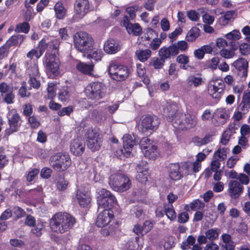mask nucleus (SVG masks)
Listing matches in <instances>:
<instances>
[{
	"instance_id": "33",
	"label": "nucleus",
	"mask_w": 250,
	"mask_h": 250,
	"mask_svg": "<svg viewBox=\"0 0 250 250\" xmlns=\"http://www.w3.org/2000/svg\"><path fill=\"white\" fill-rule=\"evenodd\" d=\"M203 83V79L201 77H197L193 75L189 76L186 80V83L188 86L193 85L194 87H197Z\"/></svg>"
},
{
	"instance_id": "60",
	"label": "nucleus",
	"mask_w": 250,
	"mask_h": 250,
	"mask_svg": "<svg viewBox=\"0 0 250 250\" xmlns=\"http://www.w3.org/2000/svg\"><path fill=\"white\" fill-rule=\"evenodd\" d=\"M52 170L48 167H43L41 171V176L43 178L48 179L51 177Z\"/></svg>"
},
{
	"instance_id": "31",
	"label": "nucleus",
	"mask_w": 250,
	"mask_h": 250,
	"mask_svg": "<svg viewBox=\"0 0 250 250\" xmlns=\"http://www.w3.org/2000/svg\"><path fill=\"white\" fill-rule=\"evenodd\" d=\"M208 92L213 98L219 99L224 92V91H220L219 87L214 83H210L208 87Z\"/></svg>"
},
{
	"instance_id": "17",
	"label": "nucleus",
	"mask_w": 250,
	"mask_h": 250,
	"mask_svg": "<svg viewBox=\"0 0 250 250\" xmlns=\"http://www.w3.org/2000/svg\"><path fill=\"white\" fill-rule=\"evenodd\" d=\"M70 149L74 155H82L85 150V145L83 139L81 138L73 139L70 143Z\"/></svg>"
},
{
	"instance_id": "35",
	"label": "nucleus",
	"mask_w": 250,
	"mask_h": 250,
	"mask_svg": "<svg viewBox=\"0 0 250 250\" xmlns=\"http://www.w3.org/2000/svg\"><path fill=\"white\" fill-rule=\"evenodd\" d=\"M196 241L195 237L192 235H189L187 239L183 241L181 245V249L182 250H188L191 246L195 245Z\"/></svg>"
},
{
	"instance_id": "9",
	"label": "nucleus",
	"mask_w": 250,
	"mask_h": 250,
	"mask_svg": "<svg viewBox=\"0 0 250 250\" xmlns=\"http://www.w3.org/2000/svg\"><path fill=\"white\" fill-rule=\"evenodd\" d=\"M141 39L142 42H146L149 48L152 50L158 49L162 44V41L158 39V33L151 28L144 30Z\"/></svg>"
},
{
	"instance_id": "5",
	"label": "nucleus",
	"mask_w": 250,
	"mask_h": 250,
	"mask_svg": "<svg viewBox=\"0 0 250 250\" xmlns=\"http://www.w3.org/2000/svg\"><path fill=\"white\" fill-rule=\"evenodd\" d=\"M139 139L137 136L125 134L123 137V148L116 151L117 157L122 160L125 157H128L131 154V149L134 145H137Z\"/></svg>"
},
{
	"instance_id": "2",
	"label": "nucleus",
	"mask_w": 250,
	"mask_h": 250,
	"mask_svg": "<svg viewBox=\"0 0 250 250\" xmlns=\"http://www.w3.org/2000/svg\"><path fill=\"white\" fill-rule=\"evenodd\" d=\"M60 44L58 40L51 37L43 38L39 43L37 49L43 54L45 49L48 47L52 48L53 54L47 53L45 54L46 60L45 62H55L58 56V48Z\"/></svg>"
},
{
	"instance_id": "44",
	"label": "nucleus",
	"mask_w": 250,
	"mask_h": 250,
	"mask_svg": "<svg viewBox=\"0 0 250 250\" xmlns=\"http://www.w3.org/2000/svg\"><path fill=\"white\" fill-rule=\"evenodd\" d=\"M30 26L27 22H24L17 25L15 31L17 33L22 32L27 33L29 30Z\"/></svg>"
},
{
	"instance_id": "37",
	"label": "nucleus",
	"mask_w": 250,
	"mask_h": 250,
	"mask_svg": "<svg viewBox=\"0 0 250 250\" xmlns=\"http://www.w3.org/2000/svg\"><path fill=\"white\" fill-rule=\"evenodd\" d=\"M249 63H233L234 66L237 69L238 75L246 77L248 74Z\"/></svg>"
},
{
	"instance_id": "4",
	"label": "nucleus",
	"mask_w": 250,
	"mask_h": 250,
	"mask_svg": "<svg viewBox=\"0 0 250 250\" xmlns=\"http://www.w3.org/2000/svg\"><path fill=\"white\" fill-rule=\"evenodd\" d=\"M109 184L115 191L122 192L127 190L131 186L129 178L122 173H114L109 177Z\"/></svg>"
},
{
	"instance_id": "39",
	"label": "nucleus",
	"mask_w": 250,
	"mask_h": 250,
	"mask_svg": "<svg viewBox=\"0 0 250 250\" xmlns=\"http://www.w3.org/2000/svg\"><path fill=\"white\" fill-rule=\"evenodd\" d=\"M220 232V230L218 228L211 229L205 232V235L208 239L212 241L218 237Z\"/></svg>"
},
{
	"instance_id": "1",
	"label": "nucleus",
	"mask_w": 250,
	"mask_h": 250,
	"mask_svg": "<svg viewBox=\"0 0 250 250\" xmlns=\"http://www.w3.org/2000/svg\"><path fill=\"white\" fill-rule=\"evenodd\" d=\"M76 220L70 214L59 212L53 216L50 221V228L57 233H63L72 229Z\"/></svg>"
},
{
	"instance_id": "51",
	"label": "nucleus",
	"mask_w": 250,
	"mask_h": 250,
	"mask_svg": "<svg viewBox=\"0 0 250 250\" xmlns=\"http://www.w3.org/2000/svg\"><path fill=\"white\" fill-rule=\"evenodd\" d=\"M13 91V87L5 83H2L0 84V92L1 96H4V94H6Z\"/></svg>"
},
{
	"instance_id": "27",
	"label": "nucleus",
	"mask_w": 250,
	"mask_h": 250,
	"mask_svg": "<svg viewBox=\"0 0 250 250\" xmlns=\"http://www.w3.org/2000/svg\"><path fill=\"white\" fill-rule=\"evenodd\" d=\"M46 69L47 74L53 78L60 73L59 63H46Z\"/></svg>"
},
{
	"instance_id": "56",
	"label": "nucleus",
	"mask_w": 250,
	"mask_h": 250,
	"mask_svg": "<svg viewBox=\"0 0 250 250\" xmlns=\"http://www.w3.org/2000/svg\"><path fill=\"white\" fill-rule=\"evenodd\" d=\"M8 162L7 157L4 154V148H0V167L2 168Z\"/></svg>"
},
{
	"instance_id": "16",
	"label": "nucleus",
	"mask_w": 250,
	"mask_h": 250,
	"mask_svg": "<svg viewBox=\"0 0 250 250\" xmlns=\"http://www.w3.org/2000/svg\"><path fill=\"white\" fill-rule=\"evenodd\" d=\"M113 217V214L112 210L104 209L97 217L96 223L97 226L104 228L108 224Z\"/></svg>"
},
{
	"instance_id": "40",
	"label": "nucleus",
	"mask_w": 250,
	"mask_h": 250,
	"mask_svg": "<svg viewBox=\"0 0 250 250\" xmlns=\"http://www.w3.org/2000/svg\"><path fill=\"white\" fill-rule=\"evenodd\" d=\"M216 114L217 115L218 119H221L222 120L219 122L215 123V125L216 126L221 125L227 122V120L228 118V115L225 110H218L217 111Z\"/></svg>"
},
{
	"instance_id": "36",
	"label": "nucleus",
	"mask_w": 250,
	"mask_h": 250,
	"mask_svg": "<svg viewBox=\"0 0 250 250\" xmlns=\"http://www.w3.org/2000/svg\"><path fill=\"white\" fill-rule=\"evenodd\" d=\"M164 212L167 216L171 221L174 220L176 218V214L173 206L170 205H164Z\"/></svg>"
},
{
	"instance_id": "12",
	"label": "nucleus",
	"mask_w": 250,
	"mask_h": 250,
	"mask_svg": "<svg viewBox=\"0 0 250 250\" xmlns=\"http://www.w3.org/2000/svg\"><path fill=\"white\" fill-rule=\"evenodd\" d=\"M7 118L9 127L5 130V134L7 136H9L18 131L21 126L22 121L21 116L15 109H12L8 112Z\"/></svg>"
},
{
	"instance_id": "24",
	"label": "nucleus",
	"mask_w": 250,
	"mask_h": 250,
	"mask_svg": "<svg viewBox=\"0 0 250 250\" xmlns=\"http://www.w3.org/2000/svg\"><path fill=\"white\" fill-rule=\"evenodd\" d=\"M87 54V58L91 61L99 62L101 61L104 54L101 49L97 48H92Z\"/></svg>"
},
{
	"instance_id": "6",
	"label": "nucleus",
	"mask_w": 250,
	"mask_h": 250,
	"mask_svg": "<svg viewBox=\"0 0 250 250\" xmlns=\"http://www.w3.org/2000/svg\"><path fill=\"white\" fill-rule=\"evenodd\" d=\"M99 196L97 197V202L99 206L98 209L110 210L117 203L115 196L108 190L104 188L97 189Z\"/></svg>"
},
{
	"instance_id": "29",
	"label": "nucleus",
	"mask_w": 250,
	"mask_h": 250,
	"mask_svg": "<svg viewBox=\"0 0 250 250\" xmlns=\"http://www.w3.org/2000/svg\"><path fill=\"white\" fill-rule=\"evenodd\" d=\"M197 123V118L189 114H185L184 125H185V129H189L195 126Z\"/></svg>"
},
{
	"instance_id": "18",
	"label": "nucleus",
	"mask_w": 250,
	"mask_h": 250,
	"mask_svg": "<svg viewBox=\"0 0 250 250\" xmlns=\"http://www.w3.org/2000/svg\"><path fill=\"white\" fill-rule=\"evenodd\" d=\"M243 186L237 181L231 180L229 183L228 191L232 198H238L243 192Z\"/></svg>"
},
{
	"instance_id": "61",
	"label": "nucleus",
	"mask_w": 250,
	"mask_h": 250,
	"mask_svg": "<svg viewBox=\"0 0 250 250\" xmlns=\"http://www.w3.org/2000/svg\"><path fill=\"white\" fill-rule=\"evenodd\" d=\"M189 219L188 214L187 212H183L178 215V221L180 223H185Z\"/></svg>"
},
{
	"instance_id": "64",
	"label": "nucleus",
	"mask_w": 250,
	"mask_h": 250,
	"mask_svg": "<svg viewBox=\"0 0 250 250\" xmlns=\"http://www.w3.org/2000/svg\"><path fill=\"white\" fill-rule=\"evenodd\" d=\"M15 96L12 91L7 93L5 94L3 101L8 104H11L14 103L13 100L14 99Z\"/></svg>"
},
{
	"instance_id": "62",
	"label": "nucleus",
	"mask_w": 250,
	"mask_h": 250,
	"mask_svg": "<svg viewBox=\"0 0 250 250\" xmlns=\"http://www.w3.org/2000/svg\"><path fill=\"white\" fill-rule=\"evenodd\" d=\"M39 173V170L37 168H34L31 171L28 172L26 176V180L28 182H31L33 180L34 178L38 175Z\"/></svg>"
},
{
	"instance_id": "38",
	"label": "nucleus",
	"mask_w": 250,
	"mask_h": 250,
	"mask_svg": "<svg viewBox=\"0 0 250 250\" xmlns=\"http://www.w3.org/2000/svg\"><path fill=\"white\" fill-rule=\"evenodd\" d=\"M128 33L138 36L142 32V28L138 23H131L126 29Z\"/></svg>"
},
{
	"instance_id": "3",
	"label": "nucleus",
	"mask_w": 250,
	"mask_h": 250,
	"mask_svg": "<svg viewBox=\"0 0 250 250\" xmlns=\"http://www.w3.org/2000/svg\"><path fill=\"white\" fill-rule=\"evenodd\" d=\"M73 42L75 48L83 53H88L94 44L92 37L87 33L82 31L78 32L74 34Z\"/></svg>"
},
{
	"instance_id": "52",
	"label": "nucleus",
	"mask_w": 250,
	"mask_h": 250,
	"mask_svg": "<svg viewBox=\"0 0 250 250\" xmlns=\"http://www.w3.org/2000/svg\"><path fill=\"white\" fill-rule=\"evenodd\" d=\"M42 55V54L37 48L32 49L29 51L27 54V57L31 59H34V58L38 59L40 58Z\"/></svg>"
},
{
	"instance_id": "55",
	"label": "nucleus",
	"mask_w": 250,
	"mask_h": 250,
	"mask_svg": "<svg viewBox=\"0 0 250 250\" xmlns=\"http://www.w3.org/2000/svg\"><path fill=\"white\" fill-rule=\"evenodd\" d=\"M228 150L229 149L227 148H223L222 149H218L214 154L218 158L224 160L227 158Z\"/></svg>"
},
{
	"instance_id": "23",
	"label": "nucleus",
	"mask_w": 250,
	"mask_h": 250,
	"mask_svg": "<svg viewBox=\"0 0 250 250\" xmlns=\"http://www.w3.org/2000/svg\"><path fill=\"white\" fill-rule=\"evenodd\" d=\"M120 49L119 44L113 39L107 40L104 45V50L107 54H115Z\"/></svg>"
},
{
	"instance_id": "63",
	"label": "nucleus",
	"mask_w": 250,
	"mask_h": 250,
	"mask_svg": "<svg viewBox=\"0 0 250 250\" xmlns=\"http://www.w3.org/2000/svg\"><path fill=\"white\" fill-rule=\"evenodd\" d=\"M139 7L137 5L130 6L126 9V12L129 14L130 18L133 19L135 16V12L138 10Z\"/></svg>"
},
{
	"instance_id": "49",
	"label": "nucleus",
	"mask_w": 250,
	"mask_h": 250,
	"mask_svg": "<svg viewBox=\"0 0 250 250\" xmlns=\"http://www.w3.org/2000/svg\"><path fill=\"white\" fill-rule=\"evenodd\" d=\"M231 48L229 49H228L226 48L221 50L220 51L221 56L226 59L232 58L234 55L233 50L234 49V47L233 46H231Z\"/></svg>"
},
{
	"instance_id": "10",
	"label": "nucleus",
	"mask_w": 250,
	"mask_h": 250,
	"mask_svg": "<svg viewBox=\"0 0 250 250\" xmlns=\"http://www.w3.org/2000/svg\"><path fill=\"white\" fill-rule=\"evenodd\" d=\"M111 77L117 81L125 80L129 75V69L125 65L121 63H111L108 69Z\"/></svg>"
},
{
	"instance_id": "43",
	"label": "nucleus",
	"mask_w": 250,
	"mask_h": 250,
	"mask_svg": "<svg viewBox=\"0 0 250 250\" xmlns=\"http://www.w3.org/2000/svg\"><path fill=\"white\" fill-rule=\"evenodd\" d=\"M91 117L97 122L103 121L105 119V116L101 110H94L92 112Z\"/></svg>"
},
{
	"instance_id": "26",
	"label": "nucleus",
	"mask_w": 250,
	"mask_h": 250,
	"mask_svg": "<svg viewBox=\"0 0 250 250\" xmlns=\"http://www.w3.org/2000/svg\"><path fill=\"white\" fill-rule=\"evenodd\" d=\"M151 51L149 49L138 50L136 51L135 55L137 59L142 62H146L151 56Z\"/></svg>"
},
{
	"instance_id": "19",
	"label": "nucleus",
	"mask_w": 250,
	"mask_h": 250,
	"mask_svg": "<svg viewBox=\"0 0 250 250\" xmlns=\"http://www.w3.org/2000/svg\"><path fill=\"white\" fill-rule=\"evenodd\" d=\"M76 197L77 202L81 207H87L91 202V198L89 192L82 188L77 190Z\"/></svg>"
},
{
	"instance_id": "28",
	"label": "nucleus",
	"mask_w": 250,
	"mask_h": 250,
	"mask_svg": "<svg viewBox=\"0 0 250 250\" xmlns=\"http://www.w3.org/2000/svg\"><path fill=\"white\" fill-rule=\"evenodd\" d=\"M24 36L22 35H17L11 36L7 41L6 44L8 46L20 45L23 42Z\"/></svg>"
},
{
	"instance_id": "34",
	"label": "nucleus",
	"mask_w": 250,
	"mask_h": 250,
	"mask_svg": "<svg viewBox=\"0 0 250 250\" xmlns=\"http://www.w3.org/2000/svg\"><path fill=\"white\" fill-rule=\"evenodd\" d=\"M225 37L230 41V46H233V42L238 40L241 37V34L239 30H233L232 31L225 34Z\"/></svg>"
},
{
	"instance_id": "22",
	"label": "nucleus",
	"mask_w": 250,
	"mask_h": 250,
	"mask_svg": "<svg viewBox=\"0 0 250 250\" xmlns=\"http://www.w3.org/2000/svg\"><path fill=\"white\" fill-rule=\"evenodd\" d=\"M169 176L173 180H180L182 175L180 172V165L178 163L170 164L168 166Z\"/></svg>"
},
{
	"instance_id": "21",
	"label": "nucleus",
	"mask_w": 250,
	"mask_h": 250,
	"mask_svg": "<svg viewBox=\"0 0 250 250\" xmlns=\"http://www.w3.org/2000/svg\"><path fill=\"white\" fill-rule=\"evenodd\" d=\"M185 114L179 111L175 114L171 120L168 121L171 122L173 126L175 128L183 130L185 129V125H184Z\"/></svg>"
},
{
	"instance_id": "32",
	"label": "nucleus",
	"mask_w": 250,
	"mask_h": 250,
	"mask_svg": "<svg viewBox=\"0 0 250 250\" xmlns=\"http://www.w3.org/2000/svg\"><path fill=\"white\" fill-rule=\"evenodd\" d=\"M157 148V147L156 146L152 145L148 148L143 150L142 152L146 157L149 159L154 160L156 158L158 155Z\"/></svg>"
},
{
	"instance_id": "11",
	"label": "nucleus",
	"mask_w": 250,
	"mask_h": 250,
	"mask_svg": "<svg viewBox=\"0 0 250 250\" xmlns=\"http://www.w3.org/2000/svg\"><path fill=\"white\" fill-rule=\"evenodd\" d=\"M104 86L100 82H94L87 85L84 90L86 96L92 100H99L104 95Z\"/></svg>"
},
{
	"instance_id": "53",
	"label": "nucleus",
	"mask_w": 250,
	"mask_h": 250,
	"mask_svg": "<svg viewBox=\"0 0 250 250\" xmlns=\"http://www.w3.org/2000/svg\"><path fill=\"white\" fill-rule=\"evenodd\" d=\"M73 111V107L72 106H68L63 107L61 110H59L58 114L60 116H63L64 115L69 116Z\"/></svg>"
},
{
	"instance_id": "47",
	"label": "nucleus",
	"mask_w": 250,
	"mask_h": 250,
	"mask_svg": "<svg viewBox=\"0 0 250 250\" xmlns=\"http://www.w3.org/2000/svg\"><path fill=\"white\" fill-rule=\"evenodd\" d=\"M159 56L161 60L163 61L169 58L171 56L168 47L165 46L162 47L159 51Z\"/></svg>"
},
{
	"instance_id": "41",
	"label": "nucleus",
	"mask_w": 250,
	"mask_h": 250,
	"mask_svg": "<svg viewBox=\"0 0 250 250\" xmlns=\"http://www.w3.org/2000/svg\"><path fill=\"white\" fill-rule=\"evenodd\" d=\"M200 30L196 27H192L188 32L186 38L189 42L195 41L199 36Z\"/></svg>"
},
{
	"instance_id": "45",
	"label": "nucleus",
	"mask_w": 250,
	"mask_h": 250,
	"mask_svg": "<svg viewBox=\"0 0 250 250\" xmlns=\"http://www.w3.org/2000/svg\"><path fill=\"white\" fill-rule=\"evenodd\" d=\"M142 151L150 147L151 141L146 137L143 138L141 140L138 141V144Z\"/></svg>"
},
{
	"instance_id": "42",
	"label": "nucleus",
	"mask_w": 250,
	"mask_h": 250,
	"mask_svg": "<svg viewBox=\"0 0 250 250\" xmlns=\"http://www.w3.org/2000/svg\"><path fill=\"white\" fill-rule=\"evenodd\" d=\"M70 89L68 87H62L58 93L59 99L62 101H66L70 97Z\"/></svg>"
},
{
	"instance_id": "48",
	"label": "nucleus",
	"mask_w": 250,
	"mask_h": 250,
	"mask_svg": "<svg viewBox=\"0 0 250 250\" xmlns=\"http://www.w3.org/2000/svg\"><path fill=\"white\" fill-rule=\"evenodd\" d=\"M216 45L221 50L229 47L230 44L224 38H218L216 40Z\"/></svg>"
},
{
	"instance_id": "13",
	"label": "nucleus",
	"mask_w": 250,
	"mask_h": 250,
	"mask_svg": "<svg viewBox=\"0 0 250 250\" xmlns=\"http://www.w3.org/2000/svg\"><path fill=\"white\" fill-rule=\"evenodd\" d=\"M74 10L78 18L82 19L90 11V3L88 0H76Z\"/></svg>"
},
{
	"instance_id": "57",
	"label": "nucleus",
	"mask_w": 250,
	"mask_h": 250,
	"mask_svg": "<svg viewBox=\"0 0 250 250\" xmlns=\"http://www.w3.org/2000/svg\"><path fill=\"white\" fill-rule=\"evenodd\" d=\"M231 135L229 130H226L222 135L220 143L222 145H226L229 141L230 137Z\"/></svg>"
},
{
	"instance_id": "59",
	"label": "nucleus",
	"mask_w": 250,
	"mask_h": 250,
	"mask_svg": "<svg viewBox=\"0 0 250 250\" xmlns=\"http://www.w3.org/2000/svg\"><path fill=\"white\" fill-rule=\"evenodd\" d=\"M250 109V105L241 101L237 107V110L243 113V114H247Z\"/></svg>"
},
{
	"instance_id": "14",
	"label": "nucleus",
	"mask_w": 250,
	"mask_h": 250,
	"mask_svg": "<svg viewBox=\"0 0 250 250\" xmlns=\"http://www.w3.org/2000/svg\"><path fill=\"white\" fill-rule=\"evenodd\" d=\"M136 170L137 172L136 176V180L141 183H145L147 181L148 176H149L146 162H140L137 166Z\"/></svg>"
},
{
	"instance_id": "54",
	"label": "nucleus",
	"mask_w": 250,
	"mask_h": 250,
	"mask_svg": "<svg viewBox=\"0 0 250 250\" xmlns=\"http://www.w3.org/2000/svg\"><path fill=\"white\" fill-rule=\"evenodd\" d=\"M190 205V208L192 210L201 209L205 207L204 203L198 199L194 201L191 203Z\"/></svg>"
},
{
	"instance_id": "15",
	"label": "nucleus",
	"mask_w": 250,
	"mask_h": 250,
	"mask_svg": "<svg viewBox=\"0 0 250 250\" xmlns=\"http://www.w3.org/2000/svg\"><path fill=\"white\" fill-rule=\"evenodd\" d=\"M159 124L160 120L156 116L146 115L141 120V125L146 130L156 129Z\"/></svg>"
},
{
	"instance_id": "46",
	"label": "nucleus",
	"mask_w": 250,
	"mask_h": 250,
	"mask_svg": "<svg viewBox=\"0 0 250 250\" xmlns=\"http://www.w3.org/2000/svg\"><path fill=\"white\" fill-rule=\"evenodd\" d=\"M131 213L133 215H135L136 217L139 219H141L144 216L143 209L140 207H133L130 210Z\"/></svg>"
},
{
	"instance_id": "50",
	"label": "nucleus",
	"mask_w": 250,
	"mask_h": 250,
	"mask_svg": "<svg viewBox=\"0 0 250 250\" xmlns=\"http://www.w3.org/2000/svg\"><path fill=\"white\" fill-rule=\"evenodd\" d=\"M68 184L67 181L65 180L64 178L61 177L58 180L57 187L60 190H64L67 188Z\"/></svg>"
},
{
	"instance_id": "8",
	"label": "nucleus",
	"mask_w": 250,
	"mask_h": 250,
	"mask_svg": "<svg viewBox=\"0 0 250 250\" xmlns=\"http://www.w3.org/2000/svg\"><path fill=\"white\" fill-rule=\"evenodd\" d=\"M87 147L92 151L98 150L102 145L103 139L100 136L99 131L97 128H89L87 130L85 135Z\"/></svg>"
},
{
	"instance_id": "7",
	"label": "nucleus",
	"mask_w": 250,
	"mask_h": 250,
	"mask_svg": "<svg viewBox=\"0 0 250 250\" xmlns=\"http://www.w3.org/2000/svg\"><path fill=\"white\" fill-rule=\"evenodd\" d=\"M71 163L70 157L67 154L57 153L51 156L49 159L50 165L58 171L66 170Z\"/></svg>"
},
{
	"instance_id": "20",
	"label": "nucleus",
	"mask_w": 250,
	"mask_h": 250,
	"mask_svg": "<svg viewBox=\"0 0 250 250\" xmlns=\"http://www.w3.org/2000/svg\"><path fill=\"white\" fill-rule=\"evenodd\" d=\"M178 111V107L176 103H167L163 108V115L167 121L171 120L172 117L176 114Z\"/></svg>"
},
{
	"instance_id": "30",
	"label": "nucleus",
	"mask_w": 250,
	"mask_h": 250,
	"mask_svg": "<svg viewBox=\"0 0 250 250\" xmlns=\"http://www.w3.org/2000/svg\"><path fill=\"white\" fill-rule=\"evenodd\" d=\"M55 16L58 19H62L64 18L66 13V9L61 2H57L54 6Z\"/></svg>"
},
{
	"instance_id": "25",
	"label": "nucleus",
	"mask_w": 250,
	"mask_h": 250,
	"mask_svg": "<svg viewBox=\"0 0 250 250\" xmlns=\"http://www.w3.org/2000/svg\"><path fill=\"white\" fill-rule=\"evenodd\" d=\"M77 69L81 73L88 75H92L94 70L93 63H77Z\"/></svg>"
},
{
	"instance_id": "58",
	"label": "nucleus",
	"mask_w": 250,
	"mask_h": 250,
	"mask_svg": "<svg viewBox=\"0 0 250 250\" xmlns=\"http://www.w3.org/2000/svg\"><path fill=\"white\" fill-rule=\"evenodd\" d=\"M19 94L21 98L28 97L30 95V93L27 92L26 88V83L22 82L21 83V87L19 90Z\"/></svg>"
}]
</instances>
